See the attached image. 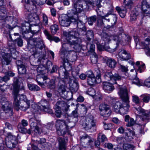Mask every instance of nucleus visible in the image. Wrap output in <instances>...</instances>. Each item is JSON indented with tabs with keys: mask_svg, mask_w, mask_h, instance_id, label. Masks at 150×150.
Wrapping results in <instances>:
<instances>
[{
	"mask_svg": "<svg viewBox=\"0 0 150 150\" xmlns=\"http://www.w3.org/2000/svg\"><path fill=\"white\" fill-rule=\"evenodd\" d=\"M102 40L101 42V45L97 40H94L93 42L97 45L98 49L101 51L103 50L109 51L110 48L107 46L110 42L112 38H113L114 41L116 42L117 45L119 44H124L127 42V37L123 33H119L118 35L113 36H110L106 33H103L101 34Z\"/></svg>",
	"mask_w": 150,
	"mask_h": 150,
	"instance_id": "f257e3e1",
	"label": "nucleus"
},
{
	"mask_svg": "<svg viewBox=\"0 0 150 150\" xmlns=\"http://www.w3.org/2000/svg\"><path fill=\"white\" fill-rule=\"evenodd\" d=\"M119 90L118 93L122 101V105L119 113L121 114H126L128 112L129 107V98L127 91L125 86L122 87L120 86L119 87Z\"/></svg>",
	"mask_w": 150,
	"mask_h": 150,
	"instance_id": "f03ea898",
	"label": "nucleus"
},
{
	"mask_svg": "<svg viewBox=\"0 0 150 150\" xmlns=\"http://www.w3.org/2000/svg\"><path fill=\"white\" fill-rule=\"evenodd\" d=\"M77 33H76L74 31L67 32L66 31L63 32V35L65 37L69 45L77 51L81 49L80 45V39L76 36Z\"/></svg>",
	"mask_w": 150,
	"mask_h": 150,
	"instance_id": "7ed1b4c3",
	"label": "nucleus"
},
{
	"mask_svg": "<svg viewBox=\"0 0 150 150\" xmlns=\"http://www.w3.org/2000/svg\"><path fill=\"white\" fill-rule=\"evenodd\" d=\"M9 49L11 53V56L8 53L2 52L1 53L0 57L2 59V64L4 65L9 64L11 62V57L14 59H16L17 57V52L15 49L14 44L12 41H10L8 42Z\"/></svg>",
	"mask_w": 150,
	"mask_h": 150,
	"instance_id": "20e7f679",
	"label": "nucleus"
},
{
	"mask_svg": "<svg viewBox=\"0 0 150 150\" xmlns=\"http://www.w3.org/2000/svg\"><path fill=\"white\" fill-rule=\"evenodd\" d=\"M69 45L65 43H62V47L59 51L61 58L69 61L74 62L77 59V54L74 51L69 50Z\"/></svg>",
	"mask_w": 150,
	"mask_h": 150,
	"instance_id": "39448f33",
	"label": "nucleus"
},
{
	"mask_svg": "<svg viewBox=\"0 0 150 150\" xmlns=\"http://www.w3.org/2000/svg\"><path fill=\"white\" fill-rule=\"evenodd\" d=\"M19 87L17 84H15L13 87V93L14 99L13 103L15 109L17 111L19 110V103L20 100H21V102H26L29 101L28 100L25 96L23 95H20L18 94Z\"/></svg>",
	"mask_w": 150,
	"mask_h": 150,
	"instance_id": "423d86ee",
	"label": "nucleus"
},
{
	"mask_svg": "<svg viewBox=\"0 0 150 150\" xmlns=\"http://www.w3.org/2000/svg\"><path fill=\"white\" fill-rule=\"evenodd\" d=\"M82 121V125L86 130L90 132H94L95 130L96 122L92 116H87Z\"/></svg>",
	"mask_w": 150,
	"mask_h": 150,
	"instance_id": "0eeeda50",
	"label": "nucleus"
},
{
	"mask_svg": "<svg viewBox=\"0 0 150 150\" xmlns=\"http://www.w3.org/2000/svg\"><path fill=\"white\" fill-rule=\"evenodd\" d=\"M28 46L30 45H34L32 49V54L35 55L38 52V49L42 50L44 47V45L42 40L40 38H30L27 41Z\"/></svg>",
	"mask_w": 150,
	"mask_h": 150,
	"instance_id": "6e6552de",
	"label": "nucleus"
},
{
	"mask_svg": "<svg viewBox=\"0 0 150 150\" xmlns=\"http://www.w3.org/2000/svg\"><path fill=\"white\" fill-rule=\"evenodd\" d=\"M56 127L57 133L59 135H64L67 133H69V129L71 127L64 120H60L57 121Z\"/></svg>",
	"mask_w": 150,
	"mask_h": 150,
	"instance_id": "1a4fd4ad",
	"label": "nucleus"
},
{
	"mask_svg": "<svg viewBox=\"0 0 150 150\" xmlns=\"http://www.w3.org/2000/svg\"><path fill=\"white\" fill-rule=\"evenodd\" d=\"M77 14H74L70 17L66 15H63L59 19V24L62 26L68 27L71 22H74L77 20Z\"/></svg>",
	"mask_w": 150,
	"mask_h": 150,
	"instance_id": "9d476101",
	"label": "nucleus"
},
{
	"mask_svg": "<svg viewBox=\"0 0 150 150\" xmlns=\"http://www.w3.org/2000/svg\"><path fill=\"white\" fill-rule=\"evenodd\" d=\"M101 17L102 20L105 23H108L107 25H106L103 23L104 27L108 28L112 27L117 22V18L115 14L108 15L107 14L105 16H102L99 15Z\"/></svg>",
	"mask_w": 150,
	"mask_h": 150,
	"instance_id": "9b49d317",
	"label": "nucleus"
},
{
	"mask_svg": "<svg viewBox=\"0 0 150 150\" xmlns=\"http://www.w3.org/2000/svg\"><path fill=\"white\" fill-rule=\"evenodd\" d=\"M0 102L1 103V110H3L5 113H10L12 115V110L11 108V105L6 98L4 96L0 95Z\"/></svg>",
	"mask_w": 150,
	"mask_h": 150,
	"instance_id": "f8f14e48",
	"label": "nucleus"
},
{
	"mask_svg": "<svg viewBox=\"0 0 150 150\" xmlns=\"http://www.w3.org/2000/svg\"><path fill=\"white\" fill-rule=\"evenodd\" d=\"M5 143L7 146L9 148L15 147L18 144V140L16 137L9 133L5 138Z\"/></svg>",
	"mask_w": 150,
	"mask_h": 150,
	"instance_id": "ddd939ff",
	"label": "nucleus"
},
{
	"mask_svg": "<svg viewBox=\"0 0 150 150\" xmlns=\"http://www.w3.org/2000/svg\"><path fill=\"white\" fill-rule=\"evenodd\" d=\"M29 122L32 132L35 135L39 134L40 131L39 127L40 124V121L36 120L35 117H33L30 120Z\"/></svg>",
	"mask_w": 150,
	"mask_h": 150,
	"instance_id": "4468645a",
	"label": "nucleus"
},
{
	"mask_svg": "<svg viewBox=\"0 0 150 150\" xmlns=\"http://www.w3.org/2000/svg\"><path fill=\"white\" fill-rule=\"evenodd\" d=\"M124 3L126 8L124 9H122L118 6H117L115 8L120 16L122 18H124L125 16L126 13V9L130 8L133 4L132 0H124Z\"/></svg>",
	"mask_w": 150,
	"mask_h": 150,
	"instance_id": "2eb2a0df",
	"label": "nucleus"
},
{
	"mask_svg": "<svg viewBox=\"0 0 150 150\" xmlns=\"http://www.w3.org/2000/svg\"><path fill=\"white\" fill-rule=\"evenodd\" d=\"M99 110L100 115L106 117H109L111 113L109 106L105 103L100 105Z\"/></svg>",
	"mask_w": 150,
	"mask_h": 150,
	"instance_id": "dca6fc26",
	"label": "nucleus"
},
{
	"mask_svg": "<svg viewBox=\"0 0 150 150\" xmlns=\"http://www.w3.org/2000/svg\"><path fill=\"white\" fill-rule=\"evenodd\" d=\"M104 78L106 80L112 82V84L116 83V81L120 80L122 78L118 74H115L113 75L110 71L106 72L105 74Z\"/></svg>",
	"mask_w": 150,
	"mask_h": 150,
	"instance_id": "f3484780",
	"label": "nucleus"
},
{
	"mask_svg": "<svg viewBox=\"0 0 150 150\" xmlns=\"http://www.w3.org/2000/svg\"><path fill=\"white\" fill-rule=\"evenodd\" d=\"M4 0H0V7L3 5ZM12 17L7 16L6 8L3 7H0V19H5L6 20L11 21Z\"/></svg>",
	"mask_w": 150,
	"mask_h": 150,
	"instance_id": "a211bd4d",
	"label": "nucleus"
},
{
	"mask_svg": "<svg viewBox=\"0 0 150 150\" xmlns=\"http://www.w3.org/2000/svg\"><path fill=\"white\" fill-rule=\"evenodd\" d=\"M116 56L118 59L122 61L127 60L131 58L129 53L124 50H120Z\"/></svg>",
	"mask_w": 150,
	"mask_h": 150,
	"instance_id": "6ab92c4d",
	"label": "nucleus"
},
{
	"mask_svg": "<svg viewBox=\"0 0 150 150\" xmlns=\"http://www.w3.org/2000/svg\"><path fill=\"white\" fill-rule=\"evenodd\" d=\"M141 46L145 49L146 54L150 57V37L146 38L144 42H141Z\"/></svg>",
	"mask_w": 150,
	"mask_h": 150,
	"instance_id": "aec40b11",
	"label": "nucleus"
},
{
	"mask_svg": "<svg viewBox=\"0 0 150 150\" xmlns=\"http://www.w3.org/2000/svg\"><path fill=\"white\" fill-rule=\"evenodd\" d=\"M103 0H86V4L88 6H96L99 8L101 7L100 3Z\"/></svg>",
	"mask_w": 150,
	"mask_h": 150,
	"instance_id": "412c9836",
	"label": "nucleus"
},
{
	"mask_svg": "<svg viewBox=\"0 0 150 150\" xmlns=\"http://www.w3.org/2000/svg\"><path fill=\"white\" fill-rule=\"evenodd\" d=\"M113 84L112 82H104L103 85L104 90L108 93H110L112 92L114 89V87L112 85Z\"/></svg>",
	"mask_w": 150,
	"mask_h": 150,
	"instance_id": "4be33fe9",
	"label": "nucleus"
},
{
	"mask_svg": "<svg viewBox=\"0 0 150 150\" xmlns=\"http://www.w3.org/2000/svg\"><path fill=\"white\" fill-rule=\"evenodd\" d=\"M38 105L40 108L44 111H46V110L49 108V102L45 99L41 100L39 102Z\"/></svg>",
	"mask_w": 150,
	"mask_h": 150,
	"instance_id": "5701e85b",
	"label": "nucleus"
},
{
	"mask_svg": "<svg viewBox=\"0 0 150 150\" xmlns=\"http://www.w3.org/2000/svg\"><path fill=\"white\" fill-rule=\"evenodd\" d=\"M142 12L146 14H150V7L146 1L144 0L142 3Z\"/></svg>",
	"mask_w": 150,
	"mask_h": 150,
	"instance_id": "b1692460",
	"label": "nucleus"
},
{
	"mask_svg": "<svg viewBox=\"0 0 150 150\" xmlns=\"http://www.w3.org/2000/svg\"><path fill=\"white\" fill-rule=\"evenodd\" d=\"M129 78L132 80V83L138 86H143L144 85L143 81L141 80H139L135 75L132 76H130Z\"/></svg>",
	"mask_w": 150,
	"mask_h": 150,
	"instance_id": "393cba45",
	"label": "nucleus"
},
{
	"mask_svg": "<svg viewBox=\"0 0 150 150\" xmlns=\"http://www.w3.org/2000/svg\"><path fill=\"white\" fill-rule=\"evenodd\" d=\"M44 33L47 37V38L50 41H54L56 42L60 41V39L59 38L51 35L46 30H44Z\"/></svg>",
	"mask_w": 150,
	"mask_h": 150,
	"instance_id": "a878e982",
	"label": "nucleus"
},
{
	"mask_svg": "<svg viewBox=\"0 0 150 150\" xmlns=\"http://www.w3.org/2000/svg\"><path fill=\"white\" fill-rule=\"evenodd\" d=\"M81 141H84L87 142V145H92L93 143L94 139L89 137H88L87 135H85L83 136L81 138Z\"/></svg>",
	"mask_w": 150,
	"mask_h": 150,
	"instance_id": "bb28decb",
	"label": "nucleus"
},
{
	"mask_svg": "<svg viewBox=\"0 0 150 150\" xmlns=\"http://www.w3.org/2000/svg\"><path fill=\"white\" fill-rule=\"evenodd\" d=\"M30 102L33 103V100L21 103V105L19 107V109L23 111H25L28 109L30 106Z\"/></svg>",
	"mask_w": 150,
	"mask_h": 150,
	"instance_id": "cd10ccee",
	"label": "nucleus"
},
{
	"mask_svg": "<svg viewBox=\"0 0 150 150\" xmlns=\"http://www.w3.org/2000/svg\"><path fill=\"white\" fill-rule=\"evenodd\" d=\"M78 19L74 22H73L74 24H76L78 28L81 30H82L85 31L86 30V28L84 26V24L83 22L79 19L78 15H77Z\"/></svg>",
	"mask_w": 150,
	"mask_h": 150,
	"instance_id": "c85d7f7f",
	"label": "nucleus"
},
{
	"mask_svg": "<svg viewBox=\"0 0 150 150\" xmlns=\"http://www.w3.org/2000/svg\"><path fill=\"white\" fill-rule=\"evenodd\" d=\"M64 68H60V70H59V74L61 73V69H62V70L65 69V71H70L72 69L71 66V64L69 63V61L67 60V61H66V60L64 59Z\"/></svg>",
	"mask_w": 150,
	"mask_h": 150,
	"instance_id": "c756f323",
	"label": "nucleus"
},
{
	"mask_svg": "<svg viewBox=\"0 0 150 150\" xmlns=\"http://www.w3.org/2000/svg\"><path fill=\"white\" fill-rule=\"evenodd\" d=\"M83 9V5L81 3H77L74 5V10L77 13H79Z\"/></svg>",
	"mask_w": 150,
	"mask_h": 150,
	"instance_id": "7c9ffc66",
	"label": "nucleus"
},
{
	"mask_svg": "<svg viewBox=\"0 0 150 150\" xmlns=\"http://www.w3.org/2000/svg\"><path fill=\"white\" fill-rule=\"evenodd\" d=\"M59 142V149L60 150L65 149V141L62 137H59L58 139Z\"/></svg>",
	"mask_w": 150,
	"mask_h": 150,
	"instance_id": "2f4dec72",
	"label": "nucleus"
},
{
	"mask_svg": "<svg viewBox=\"0 0 150 150\" xmlns=\"http://www.w3.org/2000/svg\"><path fill=\"white\" fill-rule=\"evenodd\" d=\"M30 21L35 22L37 25H39L40 23L38 16L35 13L33 14V16L31 17Z\"/></svg>",
	"mask_w": 150,
	"mask_h": 150,
	"instance_id": "473e14b6",
	"label": "nucleus"
},
{
	"mask_svg": "<svg viewBox=\"0 0 150 150\" xmlns=\"http://www.w3.org/2000/svg\"><path fill=\"white\" fill-rule=\"evenodd\" d=\"M107 64L109 67L114 68L115 67L116 62L114 59H110L107 60Z\"/></svg>",
	"mask_w": 150,
	"mask_h": 150,
	"instance_id": "72a5a7b5",
	"label": "nucleus"
},
{
	"mask_svg": "<svg viewBox=\"0 0 150 150\" xmlns=\"http://www.w3.org/2000/svg\"><path fill=\"white\" fill-rule=\"evenodd\" d=\"M136 111H135L136 113H138L139 114H141L144 116H147V114L146 112V111H145L144 109L141 107H139L138 108H136Z\"/></svg>",
	"mask_w": 150,
	"mask_h": 150,
	"instance_id": "f704fd0d",
	"label": "nucleus"
},
{
	"mask_svg": "<svg viewBox=\"0 0 150 150\" xmlns=\"http://www.w3.org/2000/svg\"><path fill=\"white\" fill-rule=\"evenodd\" d=\"M18 73L21 74H25L26 71L25 67L23 64H21L18 66Z\"/></svg>",
	"mask_w": 150,
	"mask_h": 150,
	"instance_id": "c9c22d12",
	"label": "nucleus"
},
{
	"mask_svg": "<svg viewBox=\"0 0 150 150\" xmlns=\"http://www.w3.org/2000/svg\"><path fill=\"white\" fill-rule=\"evenodd\" d=\"M122 103L119 102H117L113 106L114 110L116 113H119L120 108H121Z\"/></svg>",
	"mask_w": 150,
	"mask_h": 150,
	"instance_id": "e433bc0d",
	"label": "nucleus"
},
{
	"mask_svg": "<svg viewBox=\"0 0 150 150\" xmlns=\"http://www.w3.org/2000/svg\"><path fill=\"white\" fill-rule=\"evenodd\" d=\"M66 87L64 84H62L59 86L58 89V92L59 94L62 95L66 92Z\"/></svg>",
	"mask_w": 150,
	"mask_h": 150,
	"instance_id": "4c0bfd02",
	"label": "nucleus"
},
{
	"mask_svg": "<svg viewBox=\"0 0 150 150\" xmlns=\"http://www.w3.org/2000/svg\"><path fill=\"white\" fill-rule=\"evenodd\" d=\"M28 86L29 89L33 91H37L40 90V88L37 85L28 83Z\"/></svg>",
	"mask_w": 150,
	"mask_h": 150,
	"instance_id": "58836bf2",
	"label": "nucleus"
},
{
	"mask_svg": "<svg viewBox=\"0 0 150 150\" xmlns=\"http://www.w3.org/2000/svg\"><path fill=\"white\" fill-rule=\"evenodd\" d=\"M97 19L96 16H93L89 17L88 18V24L90 25H92L94 23H95Z\"/></svg>",
	"mask_w": 150,
	"mask_h": 150,
	"instance_id": "ea45409f",
	"label": "nucleus"
},
{
	"mask_svg": "<svg viewBox=\"0 0 150 150\" xmlns=\"http://www.w3.org/2000/svg\"><path fill=\"white\" fill-rule=\"evenodd\" d=\"M51 32L52 34H55L59 29L58 25L56 24L52 25L50 27Z\"/></svg>",
	"mask_w": 150,
	"mask_h": 150,
	"instance_id": "a19ab883",
	"label": "nucleus"
},
{
	"mask_svg": "<svg viewBox=\"0 0 150 150\" xmlns=\"http://www.w3.org/2000/svg\"><path fill=\"white\" fill-rule=\"evenodd\" d=\"M141 97L142 98V100L144 103H148L150 100V95L149 94H144L142 95Z\"/></svg>",
	"mask_w": 150,
	"mask_h": 150,
	"instance_id": "79ce46f5",
	"label": "nucleus"
},
{
	"mask_svg": "<svg viewBox=\"0 0 150 150\" xmlns=\"http://www.w3.org/2000/svg\"><path fill=\"white\" fill-rule=\"evenodd\" d=\"M37 107L36 104H34L32 105L31 111L34 114L40 113V110L37 108Z\"/></svg>",
	"mask_w": 150,
	"mask_h": 150,
	"instance_id": "37998d69",
	"label": "nucleus"
},
{
	"mask_svg": "<svg viewBox=\"0 0 150 150\" xmlns=\"http://www.w3.org/2000/svg\"><path fill=\"white\" fill-rule=\"evenodd\" d=\"M42 78L43 80V84L47 87H48L49 86V83L50 82V80L47 78L46 76H44L43 77H42Z\"/></svg>",
	"mask_w": 150,
	"mask_h": 150,
	"instance_id": "c03bdc74",
	"label": "nucleus"
},
{
	"mask_svg": "<svg viewBox=\"0 0 150 150\" xmlns=\"http://www.w3.org/2000/svg\"><path fill=\"white\" fill-rule=\"evenodd\" d=\"M123 150H133L134 147L128 144H125L123 145Z\"/></svg>",
	"mask_w": 150,
	"mask_h": 150,
	"instance_id": "a18cd8bd",
	"label": "nucleus"
},
{
	"mask_svg": "<svg viewBox=\"0 0 150 150\" xmlns=\"http://www.w3.org/2000/svg\"><path fill=\"white\" fill-rule=\"evenodd\" d=\"M134 40L136 44V48L137 49H139L141 48V42H140L139 40V39L137 36L134 37Z\"/></svg>",
	"mask_w": 150,
	"mask_h": 150,
	"instance_id": "49530a36",
	"label": "nucleus"
},
{
	"mask_svg": "<svg viewBox=\"0 0 150 150\" xmlns=\"http://www.w3.org/2000/svg\"><path fill=\"white\" fill-rule=\"evenodd\" d=\"M88 83L90 86L94 84L96 82L95 77L88 78L87 79Z\"/></svg>",
	"mask_w": 150,
	"mask_h": 150,
	"instance_id": "de8ad7c7",
	"label": "nucleus"
},
{
	"mask_svg": "<svg viewBox=\"0 0 150 150\" xmlns=\"http://www.w3.org/2000/svg\"><path fill=\"white\" fill-rule=\"evenodd\" d=\"M36 143L39 145H42V146L44 147L46 144V139L44 138H42L40 139V141H36Z\"/></svg>",
	"mask_w": 150,
	"mask_h": 150,
	"instance_id": "09e8293b",
	"label": "nucleus"
},
{
	"mask_svg": "<svg viewBox=\"0 0 150 150\" xmlns=\"http://www.w3.org/2000/svg\"><path fill=\"white\" fill-rule=\"evenodd\" d=\"M86 35L88 40H90L91 38H93L94 36L92 30L88 31L87 32Z\"/></svg>",
	"mask_w": 150,
	"mask_h": 150,
	"instance_id": "8fccbe9b",
	"label": "nucleus"
},
{
	"mask_svg": "<svg viewBox=\"0 0 150 150\" xmlns=\"http://www.w3.org/2000/svg\"><path fill=\"white\" fill-rule=\"evenodd\" d=\"M98 74L96 75V78H95V80H96V83H99L101 81V79L100 78L101 76L99 70H98V71L97 72Z\"/></svg>",
	"mask_w": 150,
	"mask_h": 150,
	"instance_id": "3c124183",
	"label": "nucleus"
},
{
	"mask_svg": "<svg viewBox=\"0 0 150 150\" xmlns=\"http://www.w3.org/2000/svg\"><path fill=\"white\" fill-rule=\"evenodd\" d=\"M132 101L137 104H138L140 103V100L139 97L137 96L134 95L132 96Z\"/></svg>",
	"mask_w": 150,
	"mask_h": 150,
	"instance_id": "603ef678",
	"label": "nucleus"
},
{
	"mask_svg": "<svg viewBox=\"0 0 150 150\" xmlns=\"http://www.w3.org/2000/svg\"><path fill=\"white\" fill-rule=\"evenodd\" d=\"M43 23L45 26L48 25V18L47 16L45 14H43Z\"/></svg>",
	"mask_w": 150,
	"mask_h": 150,
	"instance_id": "864d4df0",
	"label": "nucleus"
},
{
	"mask_svg": "<svg viewBox=\"0 0 150 150\" xmlns=\"http://www.w3.org/2000/svg\"><path fill=\"white\" fill-rule=\"evenodd\" d=\"M136 123L135 121L132 118H130L126 125L127 126H131L134 125Z\"/></svg>",
	"mask_w": 150,
	"mask_h": 150,
	"instance_id": "5fc2aeb1",
	"label": "nucleus"
},
{
	"mask_svg": "<svg viewBox=\"0 0 150 150\" xmlns=\"http://www.w3.org/2000/svg\"><path fill=\"white\" fill-rule=\"evenodd\" d=\"M8 129L9 130L12 129V127L11 125L8 122H6L5 123V126L4 127V131H6V130Z\"/></svg>",
	"mask_w": 150,
	"mask_h": 150,
	"instance_id": "6e6d98bb",
	"label": "nucleus"
},
{
	"mask_svg": "<svg viewBox=\"0 0 150 150\" xmlns=\"http://www.w3.org/2000/svg\"><path fill=\"white\" fill-rule=\"evenodd\" d=\"M55 82L54 80H50V82L49 83V86L48 87L51 89H53L55 88Z\"/></svg>",
	"mask_w": 150,
	"mask_h": 150,
	"instance_id": "4d7b16f0",
	"label": "nucleus"
},
{
	"mask_svg": "<svg viewBox=\"0 0 150 150\" xmlns=\"http://www.w3.org/2000/svg\"><path fill=\"white\" fill-rule=\"evenodd\" d=\"M103 124L104 127L105 129H109L112 127V124L110 123H106L105 122H103Z\"/></svg>",
	"mask_w": 150,
	"mask_h": 150,
	"instance_id": "13d9d810",
	"label": "nucleus"
},
{
	"mask_svg": "<svg viewBox=\"0 0 150 150\" xmlns=\"http://www.w3.org/2000/svg\"><path fill=\"white\" fill-rule=\"evenodd\" d=\"M88 94L92 96H95V91L93 88H91L89 89Z\"/></svg>",
	"mask_w": 150,
	"mask_h": 150,
	"instance_id": "bf43d9fd",
	"label": "nucleus"
},
{
	"mask_svg": "<svg viewBox=\"0 0 150 150\" xmlns=\"http://www.w3.org/2000/svg\"><path fill=\"white\" fill-rule=\"evenodd\" d=\"M86 75L88 78L95 77L93 72L91 70H89L86 72Z\"/></svg>",
	"mask_w": 150,
	"mask_h": 150,
	"instance_id": "052dcab7",
	"label": "nucleus"
},
{
	"mask_svg": "<svg viewBox=\"0 0 150 150\" xmlns=\"http://www.w3.org/2000/svg\"><path fill=\"white\" fill-rule=\"evenodd\" d=\"M144 83V85L150 88V77L146 79Z\"/></svg>",
	"mask_w": 150,
	"mask_h": 150,
	"instance_id": "680f3d73",
	"label": "nucleus"
},
{
	"mask_svg": "<svg viewBox=\"0 0 150 150\" xmlns=\"http://www.w3.org/2000/svg\"><path fill=\"white\" fill-rule=\"evenodd\" d=\"M100 135H101V134H99L98 135V140L96 141L95 142V145L97 147H98L100 144Z\"/></svg>",
	"mask_w": 150,
	"mask_h": 150,
	"instance_id": "e2e57ef3",
	"label": "nucleus"
},
{
	"mask_svg": "<svg viewBox=\"0 0 150 150\" xmlns=\"http://www.w3.org/2000/svg\"><path fill=\"white\" fill-rule=\"evenodd\" d=\"M9 79V78L6 76H5L4 77H0V82L1 83L3 81H6Z\"/></svg>",
	"mask_w": 150,
	"mask_h": 150,
	"instance_id": "0e129e2a",
	"label": "nucleus"
},
{
	"mask_svg": "<svg viewBox=\"0 0 150 150\" xmlns=\"http://www.w3.org/2000/svg\"><path fill=\"white\" fill-rule=\"evenodd\" d=\"M145 69V65L144 64H142L141 66H139L138 69V71L140 73L142 72Z\"/></svg>",
	"mask_w": 150,
	"mask_h": 150,
	"instance_id": "69168bd1",
	"label": "nucleus"
},
{
	"mask_svg": "<svg viewBox=\"0 0 150 150\" xmlns=\"http://www.w3.org/2000/svg\"><path fill=\"white\" fill-rule=\"evenodd\" d=\"M105 147L108 149H111L113 147V145L110 143H107L105 144Z\"/></svg>",
	"mask_w": 150,
	"mask_h": 150,
	"instance_id": "338daca9",
	"label": "nucleus"
},
{
	"mask_svg": "<svg viewBox=\"0 0 150 150\" xmlns=\"http://www.w3.org/2000/svg\"><path fill=\"white\" fill-rule=\"evenodd\" d=\"M91 61L93 64H96L97 62L98 59L96 56L92 57L91 58Z\"/></svg>",
	"mask_w": 150,
	"mask_h": 150,
	"instance_id": "774afa93",
	"label": "nucleus"
}]
</instances>
